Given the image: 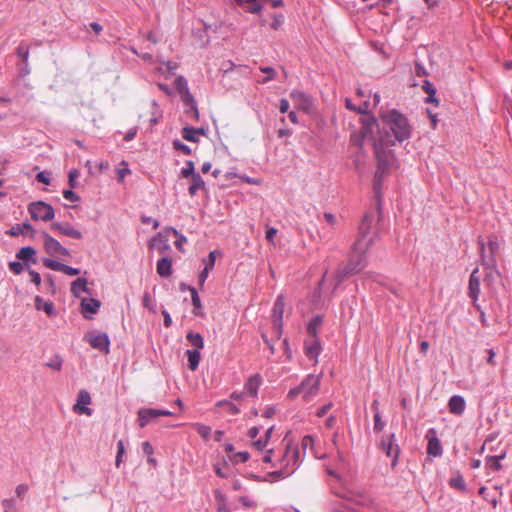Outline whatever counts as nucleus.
I'll list each match as a JSON object with an SVG mask.
<instances>
[{"label":"nucleus","instance_id":"nucleus-18","mask_svg":"<svg viewBox=\"0 0 512 512\" xmlns=\"http://www.w3.org/2000/svg\"><path fill=\"white\" fill-rule=\"evenodd\" d=\"M87 340L93 349L108 352L109 339L106 334H91L87 337Z\"/></svg>","mask_w":512,"mask_h":512},{"label":"nucleus","instance_id":"nucleus-54","mask_svg":"<svg viewBox=\"0 0 512 512\" xmlns=\"http://www.w3.org/2000/svg\"><path fill=\"white\" fill-rule=\"evenodd\" d=\"M9 269L11 272L18 275V274L22 273V271L24 270V266L20 262H10Z\"/></svg>","mask_w":512,"mask_h":512},{"label":"nucleus","instance_id":"nucleus-52","mask_svg":"<svg viewBox=\"0 0 512 512\" xmlns=\"http://www.w3.org/2000/svg\"><path fill=\"white\" fill-rule=\"evenodd\" d=\"M314 445V438L311 435H306L303 437L301 446L302 449L305 451L308 448L312 449Z\"/></svg>","mask_w":512,"mask_h":512},{"label":"nucleus","instance_id":"nucleus-22","mask_svg":"<svg viewBox=\"0 0 512 512\" xmlns=\"http://www.w3.org/2000/svg\"><path fill=\"white\" fill-rule=\"evenodd\" d=\"M47 354H42L41 363L42 365L54 370L59 371L62 367V359L58 354H50L49 357H45Z\"/></svg>","mask_w":512,"mask_h":512},{"label":"nucleus","instance_id":"nucleus-23","mask_svg":"<svg viewBox=\"0 0 512 512\" xmlns=\"http://www.w3.org/2000/svg\"><path fill=\"white\" fill-rule=\"evenodd\" d=\"M261 384V377L259 374L252 375L248 378L245 384V391L252 397L257 395L259 386Z\"/></svg>","mask_w":512,"mask_h":512},{"label":"nucleus","instance_id":"nucleus-53","mask_svg":"<svg viewBox=\"0 0 512 512\" xmlns=\"http://www.w3.org/2000/svg\"><path fill=\"white\" fill-rule=\"evenodd\" d=\"M63 197L66 200L71 201V202H77L80 200L79 196L75 192H73L71 189L64 190Z\"/></svg>","mask_w":512,"mask_h":512},{"label":"nucleus","instance_id":"nucleus-59","mask_svg":"<svg viewBox=\"0 0 512 512\" xmlns=\"http://www.w3.org/2000/svg\"><path fill=\"white\" fill-rule=\"evenodd\" d=\"M143 306L148 308L149 310L154 309L153 300L149 293H145L143 296Z\"/></svg>","mask_w":512,"mask_h":512},{"label":"nucleus","instance_id":"nucleus-40","mask_svg":"<svg viewBox=\"0 0 512 512\" xmlns=\"http://www.w3.org/2000/svg\"><path fill=\"white\" fill-rule=\"evenodd\" d=\"M175 88L179 94L186 93L189 90L187 80L183 76L175 79Z\"/></svg>","mask_w":512,"mask_h":512},{"label":"nucleus","instance_id":"nucleus-41","mask_svg":"<svg viewBox=\"0 0 512 512\" xmlns=\"http://www.w3.org/2000/svg\"><path fill=\"white\" fill-rule=\"evenodd\" d=\"M250 455L248 452H237L230 456V461L237 464V463H244L249 459Z\"/></svg>","mask_w":512,"mask_h":512},{"label":"nucleus","instance_id":"nucleus-10","mask_svg":"<svg viewBox=\"0 0 512 512\" xmlns=\"http://www.w3.org/2000/svg\"><path fill=\"white\" fill-rule=\"evenodd\" d=\"M42 238L44 250L48 255L52 257L70 256V252L68 251V249L65 248L58 240L53 238L48 233L43 232Z\"/></svg>","mask_w":512,"mask_h":512},{"label":"nucleus","instance_id":"nucleus-13","mask_svg":"<svg viewBox=\"0 0 512 512\" xmlns=\"http://www.w3.org/2000/svg\"><path fill=\"white\" fill-rule=\"evenodd\" d=\"M426 438L428 439L427 453L430 456L438 457L443 453L442 445L440 440L437 438L435 429L431 428L428 430Z\"/></svg>","mask_w":512,"mask_h":512},{"label":"nucleus","instance_id":"nucleus-43","mask_svg":"<svg viewBox=\"0 0 512 512\" xmlns=\"http://www.w3.org/2000/svg\"><path fill=\"white\" fill-rule=\"evenodd\" d=\"M306 352H318L321 349L319 341L315 338L310 337L305 342Z\"/></svg>","mask_w":512,"mask_h":512},{"label":"nucleus","instance_id":"nucleus-58","mask_svg":"<svg viewBox=\"0 0 512 512\" xmlns=\"http://www.w3.org/2000/svg\"><path fill=\"white\" fill-rule=\"evenodd\" d=\"M323 217L325 219V221L330 225V226H335L337 224V218L334 214L332 213H329V212H325L323 214Z\"/></svg>","mask_w":512,"mask_h":512},{"label":"nucleus","instance_id":"nucleus-44","mask_svg":"<svg viewBox=\"0 0 512 512\" xmlns=\"http://www.w3.org/2000/svg\"><path fill=\"white\" fill-rule=\"evenodd\" d=\"M194 428L196 429V431L204 438V439H208L210 434H211V427L210 426H207V425H204V424H200V423H196L194 424Z\"/></svg>","mask_w":512,"mask_h":512},{"label":"nucleus","instance_id":"nucleus-33","mask_svg":"<svg viewBox=\"0 0 512 512\" xmlns=\"http://www.w3.org/2000/svg\"><path fill=\"white\" fill-rule=\"evenodd\" d=\"M377 405H378L377 401H374V403L372 404V408L376 411L374 414V427L373 428H374L375 432H381L385 427V423L381 419L380 413L377 409Z\"/></svg>","mask_w":512,"mask_h":512},{"label":"nucleus","instance_id":"nucleus-36","mask_svg":"<svg viewBox=\"0 0 512 512\" xmlns=\"http://www.w3.org/2000/svg\"><path fill=\"white\" fill-rule=\"evenodd\" d=\"M190 292H191L192 304L194 307L193 312L195 315H200L201 309H202V304H201V300L198 296V293L195 288H190Z\"/></svg>","mask_w":512,"mask_h":512},{"label":"nucleus","instance_id":"nucleus-31","mask_svg":"<svg viewBox=\"0 0 512 512\" xmlns=\"http://www.w3.org/2000/svg\"><path fill=\"white\" fill-rule=\"evenodd\" d=\"M187 339L190 342V344L195 347L193 352H198L199 349L203 348V339L199 333L190 332L187 335ZM186 352L191 351L187 350Z\"/></svg>","mask_w":512,"mask_h":512},{"label":"nucleus","instance_id":"nucleus-21","mask_svg":"<svg viewBox=\"0 0 512 512\" xmlns=\"http://www.w3.org/2000/svg\"><path fill=\"white\" fill-rule=\"evenodd\" d=\"M206 133L203 128H192V127H184L182 129V137L190 142H198L200 136H204Z\"/></svg>","mask_w":512,"mask_h":512},{"label":"nucleus","instance_id":"nucleus-61","mask_svg":"<svg viewBox=\"0 0 512 512\" xmlns=\"http://www.w3.org/2000/svg\"><path fill=\"white\" fill-rule=\"evenodd\" d=\"M142 450L148 456H151L154 451L152 445L148 441L142 443Z\"/></svg>","mask_w":512,"mask_h":512},{"label":"nucleus","instance_id":"nucleus-50","mask_svg":"<svg viewBox=\"0 0 512 512\" xmlns=\"http://www.w3.org/2000/svg\"><path fill=\"white\" fill-rule=\"evenodd\" d=\"M182 101L189 107H192L193 105H196L194 97L190 93V91H186V93L180 94Z\"/></svg>","mask_w":512,"mask_h":512},{"label":"nucleus","instance_id":"nucleus-5","mask_svg":"<svg viewBox=\"0 0 512 512\" xmlns=\"http://www.w3.org/2000/svg\"><path fill=\"white\" fill-rule=\"evenodd\" d=\"M28 212L32 219L41 220L44 222L50 221L54 218V209L50 204L43 201L33 202L28 206Z\"/></svg>","mask_w":512,"mask_h":512},{"label":"nucleus","instance_id":"nucleus-48","mask_svg":"<svg viewBox=\"0 0 512 512\" xmlns=\"http://www.w3.org/2000/svg\"><path fill=\"white\" fill-rule=\"evenodd\" d=\"M173 147H174V149L181 151L184 155L191 154V149L187 145L182 143L180 140H174Z\"/></svg>","mask_w":512,"mask_h":512},{"label":"nucleus","instance_id":"nucleus-45","mask_svg":"<svg viewBox=\"0 0 512 512\" xmlns=\"http://www.w3.org/2000/svg\"><path fill=\"white\" fill-rule=\"evenodd\" d=\"M124 453H125L124 442H123V440H119L117 442V455H116V459H115L116 467H119L120 464L122 463V458H123Z\"/></svg>","mask_w":512,"mask_h":512},{"label":"nucleus","instance_id":"nucleus-63","mask_svg":"<svg viewBox=\"0 0 512 512\" xmlns=\"http://www.w3.org/2000/svg\"><path fill=\"white\" fill-rule=\"evenodd\" d=\"M332 407V403H328L322 407H320L316 413L318 417H323Z\"/></svg>","mask_w":512,"mask_h":512},{"label":"nucleus","instance_id":"nucleus-7","mask_svg":"<svg viewBox=\"0 0 512 512\" xmlns=\"http://www.w3.org/2000/svg\"><path fill=\"white\" fill-rule=\"evenodd\" d=\"M380 448L383 452H385L387 457L391 458V466L395 467L398 462V457L400 454V448L395 443V434L391 433L389 435H384L380 441Z\"/></svg>","mask_w":512,"mask_h":512},{"label":"nucleus","instance_id":"nucleus-62","mask_svg":"<svg viewBox=\"0 0 512 512\" xmlns=\"http://www.w3.org/2000/svg\"><path fill=\"white\" fill-rule=\"evenodd\" d=\"M263 461L266 463H272L273 466L276 465L275 463H273V450L272 449H268L265 451V454L263 456Z\"/></svg>","mask_w":512,"mask_h":512},{"label":"nucleus","instance_id":"nucleus-37","mask_svg":"<svg viewBox=\"0 0 512 512\" xmlns=\"http://www.w3.org/2000/svg\"><path fill=\"white\" fill-rule=\"evenodd\" d=\"M215 498L218 502L217 511L218 512H230L228 505L226 504V500L223 494L219 491L215 492Z\"/></svg>","mask_w":512,"mask_h":512},{"label":"nucleus","instance_id":"nucleus-30","mask_svg":"<svg viewBox=\"0 0 512 512\" xmlns=\"http://www.w3.org/2000/svg\"><path fill=\"white\" fill-rule=\"evenodd\" d=\"M449 485L452 488L458 489L460 491H465L466 490V484H465L464 478H463V476L459 472L455 473L450 478Z\"/></svg>","mask_w":512,"mask_h":512},{"label":"nucleus","instance_id":"nucleus-29","mask_svg":"<svg viewBox=\"0 0 512 512\" xmlns=\"http://www.w3.org/2000/svg\"><path fill=\"white\" fill-rule=\"evenodd\" d=\"M35 306L36 309L43 310L49 316L54 314V304L50 301L45 302L40 296H36Z\"/></svg>","mask_w":512,"mask_h":512},{"label":"nucleus","instance_id":"nucleus-51","mask_svg":"<svg viewBox=\"0 0 512 512\" xmlns=\"http://www.w3.org/2000/svg\"><path fill=\"white\" fill-rule=\"evenodd\" d=\"M260 70H261V72L266 73L268 75L266 78L263 79V81H262L263 83H266V82L274 79V77L276 75V71L272 67H261Z\"/></svg>","mask_w":512,"mask_h":512},{"label":"nucleus","instance_id":"nucleus-8","mask_svg":"<svg viewBox=\"0 0 512 512\" xmlns=\"http://www.w3.org/2000/svg\"><path fill=\"white\" fill-rule=\"evenodd\" d=\"M284 309V297L282 295H279L274 302L271 314L274 333L278 338H280L282 334Z\"/></svg>","mask_w":512,"mask_h":512},{"label":"nucleus","instance_id":"nucleus-16","mask_svg":"<svg viewBox=\"0 0 512 512\" xmlns=\"http://www.w3.org/2000/svg\"><path fill=\"white\" fill-rule=\"evenodd\" d=\"M268 1L269 0H231V3L243 8L246 12L256 14L261 12L264 3Z\"/></svg>","mask_w":512,"mask_h":512},{"label":"nucleus","instance_id":"nucleus-20","mask_svg":"<svg viewBox=\"0 0 512 512\" xmlns=\"http://www.w3.org/2000/svg\"><path fill=\"white\" fill-rule=\"evenodd\" d=\"M478 273V269H475L470 275L469 286H468V294L472 298L473 303L478 299V295L480 293V280L479 277L476 276Z\"/></svg>","mask_w":512,"mask_h":512},{"label":"nucleus","instance_id":"nucleus-25","mask_svg":"<svg viewBox=\"0 0 512 512\" xmlns=\"http://www.w3.org/2000/svg\"><path fill=\"white\" fill-rule=\"evenodd\" d=\"M36 254V250L31 247V246H27V247H22L16 254V257L19 259V260H22V261H25V262H29L31 261L32 263H36V259L34 258Z\"/></svg>","mask_w":512,"mask_h":512},{"label":"nucleus","instance_id":"nucleus-11","mask_svg":"<svg viewBox=\"0 0 512 512\" xmlns=\"http://www.w3.org/2000/svg\"><path fill=\"white\" fill-rule=\"evenodd\" d=\"M169 236L170 228L164 229L150 240L149 248L156 249L160 253L168 251L170 249Z\"/></svg>","mask_w":512,"mask_h":512},{"label":"nucleus","instance_id":"nucleus-35","mask_svg":"<svg viewBox=\"0 0 512 512\" xmlns=\"http://www.w3.org/2000/svg\"><path fill=\"white\" fill-rule=\"evenodd\" d=\"M504 454L501 456H488L486 457V466L494 471H498L501 469L500 460L504 458Z\"/></svg>","mask_w":512,"mask_h":512},{"label":"nucleus","instance_id":"nucleus-38","mask_svg":"<svg viewBox=\"0 0 512 512\" xmlns=\"http://www.w3.org/2000/svg\"><path fill=\"white\" fill-rule=\"evenodd\" d=\"M217 406L225 408L230 414H233V415L238 414L240 411L236 405H234L233 403H231L228 400L219 401L217 403Z\"/></svg>","mask_w":512,"mask_h":512},{"label":"nucleus","instance_id":"nucleus-49","mask_svg":"<svg viewBox=\"0 0 512 512\" xmlns=\"http://www.w3.org/2000/svg\"><path fill=\"white\" fill-rule=\"evenodd\" d=\"M488 248H489V251L491 253V257L490 258H495V254L499 250V244H498V241H497V239L495 237L489 239V241H488Z\"/></svg>","mask_w":512,"mask_h":512},{"label":"nucleus","instance_id":"nucleus-60","mask_svg":"<svg viewBox=\"0 0 512 512\" xmlns=\"http://www.w3.org/2000/svg\"><path fill=\"white\" fill-rule=\"evenodd\" d=\"M29 274L31 276V281L39 286L41 284V277H40V274L34 270H29Z\"/></svg>","mask_w":512,"mask_h":512},{"label":"nucleus","instance_id":"nucleus-24","mask_svg":"<svg viewBox=\"0 0 512 512\" xmlns=\"http://www.w3.org/2000/svg\"><path fill=\"white\" fill-rule=\"evenodd\" d=\"M157 273L161 277H169L172 273V261L168 257H163L157 262Z\"/></svg>","mask_w":512,"mask_h":512},{"label":"nucleus","instance_id":"nucleus-27","mask_svg":"<svg viewBox=\"0 0 512 512\" xmlns=\"http://www.w3.org/2000/svg\"><path fill=\"white\" fill-rule=\"evenodd\" d=\"M203 189H205V182L203 178L199 174L193 175L191 178V185L188 188L189 195L194 196L199 190Z\"/></svg>","mask_w":512,"mask_h":512},{"label":"nucleus","instance_id":"nucleus-6","mask_svg":"<svg viewBox=\"0 0 512 512\" xmlns=\"http://www.w3.org/2000/svg\"><path fill=\"white\" fill-rule=\"evenodd\" d=\"M173 412L164 409L141 408L138 411V424L144 428L150 423H158L160 416H172Z\"/></svg>","mask_w":512,"mask_h":512},{"label":"nucleus","instance_id":"nucleus-4","mask_svg":"<svg viewBox=\"0 0 512 512\" xmlns=\"http://www.w3.org/2000/svg\"><path fill=\"white\" fill-rule=\"evenodd\" d=\"M319 387L320 377L310 374L305 377L299 386L289 391L288 397L294 399L298 395H301L304 400L308 401L318 394Z\"/></svg>","mask_w":512,"mask_h":512},{"label":"nucleus","instance_id":"nucleus-34","mask_svg":"<svg viewBox=\"0 0 512 512\" xmlns=\"http://www.w3.org/2000/svg\"><path fill=\"white\" fill-rule=\"evenodd\" d=\"M34 229L29 223H23L22 225H16L11 228V230L8 232L12 236H18L19 234L27 233V232H33Z\"/></svg>","mask_w":512,"mask_h":512},{"label":"nucleus","instance_id":"nucleus-19","mask_svg":"<svg viewBox=\"0 0 512 512\" xmlns=\"http://www.w3.org/2000/svg\"><path fill=\"white\" fill-rule=\"evenodd\" d=\"M466 407V402L462 396L454 395L448 402L449 411L455 415L463 414Z\"/></svg>","mask_w":512,"mask_h":512},{"label":"nucleus","instance_id":"nucleus-42","mask_svg":"<svg viewBox=\"0 0 512 512\" xmlns=\"http://www.w3.org/2000/svg\"><path fill=\"white\" fill-rule=\"evenodd\" d=\"M3 512H15L16 511V501L14 498H6L3 499L2 502Z\"/></svg>","mask_w":512,"mask_h":512},{"label":"nucleus","instance_id":"nucleus-9","mask_svg":"<svg viewBox=\"0 0 512 512\" xmlns=\"http://www.w3.org/2000/svg\"><path fill=\"white\" fill-rule=\"evenodd\" d=\"M480 252H481V259L482 264L485 266V279L484 281L487 283L488 286H492L495 281H497L500 278V272L496 265V259L490 258L488 261L485 258L484 250L485 245L483 242H480Z\"/></svg>","mask_w":512,"mask_h":512},{"label":"nucleus","instance_id":"nucleus-1","mask_svg":"<svg viewBox=\"0 0 512 512\" xmlns=\"http://www.w3.org/2000/svg\"><path fill=\"white\" fill-rule=\"evenodd\" d=\"M383 124L389 129L393 137L385 132L374 141L373 148L377 160V171L375 173V186L383 175L394 164L395 156L390 149L396 142H403L410 138L412 126L408 119L396 110H391L381 117Z\"/></svg>","mask_w":512,"mask_h":512},{"label":"nucleus","instance_id":"nucleus-17","mask_svg":"<svg viewBox=\"0 0 512 512\" xmlns=\"http://www.w3.org/2000/svg\"><path fill=\"white\" fill-rule=\"evenodd\" d=\"M51 229L74 239H82L83 237L81 231L75 229L69 223L54 222L51 224Z\"/></svg>","mask_w":512,"mask_h":512},{"label":"nucleus","instance_id":"nucleus-28","mask_svg":"<svg viewBox=\"0 0 512 512\" xmlns=\"http://www.w3.org/2000/svg\"><path fill=\"white\" fill-rule=\"evenodd\" d=\"M87 291V280L85 278H77L71 284V293L75 297H79L81 293Z\"/></svg>","mask_w":512,"mask_h":512},{"label":"nucleus","instance_id":"nucleus-15","mask_svg":"<svg viewBox=\"0 0 512 512\" xmlns=\"http://www.w3.org/2000/svg\"><path fill=\"white\" fill-rule=\"evenodd\" d=\"M91 403V396L86 390H81L77 396V402L73 407V410L79 414H85L90 416L92 410L87 407Z\"/></svg>","mask_w":512,"mask_h":512},{"label":"nucleus","instance_id":"nucleus-55","mask_svg":"<svg viewBox=\"0 0 512 512\" xmlns=\"http://www.w3.org/2000/svg\"><path fill=\"white\" fill-rule=\"evenodd\" d=\"M78 177H79V172L77 170L74 169L69 172L68 178H69V185L71 188L76 187Z\"/></svg>","mask_w":512,"mask_h":512},{"label":"nucleus","instance_id":"nucleus-47","mask_svg":"<svg viewBox=\"0 0 512 512\" xmlns=\"http://www.w3.org/2000/svg\"><path fill=\"white\" fill-rule=\"evenodd\" d=\"M201 360V354H188V367L194 371L197 369Z\"/></svg>","mask_w":512,"mask_h":512},{"label":"nucleus","instance_id":"nucleus-57","mask_svg":"<svg viewBox=\"0 0 512 512\" xmlns=\"http://www.w3.org/2000/svg\"><path fill=\"white\" fill-rule=\"evenodd\" d=\"M267 444H268V441L265 440L264 438H259L255 441H253V446L259 451L265 450Z\"/></svg>","mask_w":512,"mask_h":512},{"label":"nucleus","instance_id":"nucleus-46","mask_svg":"<svg viewBox=\"0 0 512 512\" xmlns=\"http://www.w3.org/2000/svg\"><path fill=\"white\" fill-rule=\"evenodd\" d=\"M194 169V163L192 161H187L186 167L181 170V175L184 178L193 177V175H197Z\"/></svg>","mask_w":512,"mask_h":512},{"label":"nucleus","instance_id":"nucleus-64","mask_svg":"<svg viewBox=\"0 0 512 512\" xmlns=\"http://www.w3.org/2000/svg\"><path fill=\"white\" fill-rule=\"evenodd\" d=\"M36 180L40 183H43V184H46L48 185L50 183V180L49 178L47 177V175L44 173V172H39L37 175H36Z\"/></svg>","mask_w":512,"mask_h":512},{"label":"nucleus","instance_id":"nucleus-32","mask_svg":"<svg viewBox=\"0 0 512 512\" xmlns=\"http://www.w3.org/2000/svg\"><path fill=\"white\" fill-rule=\"evenodd\" d=\"M81 305H82V308L84 311L90 312V313H96L100 307V302L98 300H95L92 298L83 299Z\"/></svg>","mask_w":512,"mask_h":512},{"label":"nucleus","instance_id":"nucleus-3","mask_svg":"<svg viewBox=\"0 0 512 512\" xmlns=\"http://www.w3.org/2000/svg\"><path fill=\"white\" fill-rule=\"evenodd\" d=\"M299 459V448L296 445L287 443L284 454L277 459L280 469L272 472L271 475L277 479L291 475L299 466Z\"/></svg>","mask_w":512,"mask_h":512},{"label":"nucleus","instance_id":"nucleus-56","mask_svg":"<svg viewBox=\"0 0 512 512\" xmlns=\"http://www.w3.org/2000/svg\"><path fill=\"white\" fill-rule=\"evenodd\" d=\"M28 489H29L28 485H26V484H19L16 487V489H15V493H16L18 498L23 499L25 494L28 492Z\"/></svg>","mask_w":512,"mask_h":512},{"label":"nucleus","instance_id":"nucleus-14","mask_svg":"<svg viewBox=\"0 0 512 512\" xmlns=\"http://www.w3.org/2000/svg\"><path fill=\"white\" fill-rule=\"evenodd\" d=\"M43 264L45 267H47L51 270L60 271L69 276H77L80 274V270L78 268L68 266L66 264H63L61 262H58V261L50 259V258L44 259Z\"/></svg>","mask_w":512,"mask_h":512},{"label":"nucleus","instance_id":"nucleus-26","mask_svg":"<svg viewBox=\"0 0 512 512\" xmlns=\"http://www.w3.org/2000/svg\"><path fill=\"white\" fill-rule=\"evenodd\" d=\"M323 319L321 316L316 315L314 316L307 324V333L309 337L315 338L317 335L318 330L322 326Z\"/></svg>","mask_w":512,"mask_h":512},{"label":"nucleus","instance_id":"nucleus-2","mask_svg":"<svg viewBox=\"0 0 512 512\" xmlns=\"http://www.w3.org/2000/svg\"><path fill=\"white\" fill-rule=\"evenodd\" d=\"M373 215L365 214L359 226V238L355 241L354 252L359 256L364 254L373 243ZM365 267V261L362 257L357 262L350 260L345 271L339 272V282L348 274L360 272Z\"/></svg>","mask_w":512,"mask_h":512},{"label":"nucleus","instance_id":"nucleus-12","mask_svg":"<svg viewBox=\"0 0 512 512\" xmlns=\"http://www.w3.org/2000/svg\"><path fill=\"white\" fill-rule=\"evenodd\" d=\"M291 99L294 101V104L297 109L303 110L305 112H309L312 108V99L306 93L300 90H294L290 94Z\"/></svg>","mask_w":512,"mask_h":512},{"label":"nucleus","instance_id":"nucleus-39","mask_svg":"<svg viewBox=\"0 0 512 512\" xmlns=\"http://www.w3.org/2000/svg\"><path fill=\"white\" fill-rule=\"evenodd\" d=\"M170 234L177 238L175 241V246L177 247V249L182 251L183 245L187 242V238L179 234L178 231L174 228H170Z\"/></svg>","mask_w":512,"mask_h":512}]
</instances>
